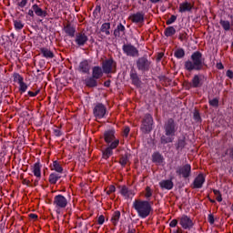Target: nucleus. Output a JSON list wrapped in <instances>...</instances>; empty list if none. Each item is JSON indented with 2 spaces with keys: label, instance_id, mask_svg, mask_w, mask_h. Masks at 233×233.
I'll return each mask as SVG.
<instances>
[{
  "label": "nucleus",
  "instance_id": "3c124183",
  "mask_svg": "<svg viewBox=\"0 0 233 233\" xmlns=\"http://www.w3.org/2000/svg\"><path fill=\"white\" fill-rule=\"evenodd\" d=\"M193 117H194L195 121H200L201 120V116H199V112L198 111H195L194 112Z\"/></svg>",
  "mask_w": 233,
  "mask_h": 233
},
{
  "label": "nucleus",
  "instance_id": "aec40b11",
  "mask_svg": "<svg viewBox=\"0 0 233 233\" xmlns=\"http://www.w3.org/2000/svg\"><path fill=\"white\" fill-rule=\"evenodd\" d=\"M40 56L46 59H54L55 57L54 52L46 47L40 48Z\"/></svg>",
  "mask_w": 233,
  "mask_h": 233
},
{
  "label": "nucleus",
  "instance_id": "72a5a7b5",
  "mask_svg": "<svg viewBox=\"0 0 233 233\" xmlns=\"http://www.w3.org/2000/svg\"><path fill=\"white\" fill-rule=\"evenodd\" d=\"M125 30V25L123 24H118L116 26V29L114 31V35L116 37H119L121 35L120 32H123Z\"/></svg>",
  "mask_w": 233,
  "mask_h": 233
},
{
  "label": "nucleus",
  "instance_id": "bb28decb",
  "mask_svg": "<svg viewBox=\"0 0 233 233\" xmlns=\"http://www.w3.org/2000/svg\"><path fill=\"white\" fill-rule=\"evenodd\" d=\"M130 79L132 80L133 85L135 86H139L141 85V80H139V76H137V73L131 72Z\"/></svg>",
  "mask_w": 233,
  "mask_h": 233
},
{
  "label": "nucleus",
  "instance_id": "e2e57ef3",
  "mask_svg": "<svg viewBox=\"0 0 233 233\" xmlns=\"http://www.w3.org/2000/svg\"><path fill=\"white\" fill-rule=\"evenodd\" d=\"M217 68L218 70H223V68H224L223 64H221V63L217 64Z\"/></svg>",
  "mask_w": 233,
  "mask_h": 233
},
{
  "label": "nucleus",
  "instance_id": "7c9ffc66",
  "mask_svg": "<svg viewBox=\"0 0 233 233\" xmlns=\"http://www.w3.org/2000/svg\"><path fill=\"white\" fill-rule=\"evenodd\" d=\"M100 31L106 35H110V23H104L101 25Z\"/></svg>",
  "mask_w": 233,
  "mask_h": 233
},
{
  "label": "nucleus",
  "instance_id": "2f4dec72",
  "mask_svg": "<svg viewBox=\"0 0 233 233\" xmlns=\"http://www.w3.org/2000/svg\"><path fill=\"white\" fill-rule=\"evenodd\" d=\"M164 34L166 37H172V35H176V28L174 26H168L165 29Z\"/></svg>",
  "mask_w": 233,
  "mask_h": 233
},
{
  "label": "nucleus",
  "instance_id": "cd10ccee",
  "mask_svg": "<svg viewBox=\"0 0 233 233\" xmlns=\"http://www.w3.org/2000/svg\"><path fill=\"white\" fill-rule=\"evenodd\" d=\"M59 179H61V176L57 173H51L49 175V183H51V185H56Z\"/></svg>",
  "mask_w": 233,
  "mask_h": 233
},
{
  "label": "nucleus",
  "instance_id": "0e129e2a",
  "mask_svg": "<svg viewBox=\"0 0 233 233\" xmlns=\"http://www.w3.org/2000/svg\"><path fill=\"white\" fill-rule=\"evenodd\" d=\"M34 9H30L29 11H28V15H30L31 17H34Z\"/></svg>",
  "mask_w": 233,
  "mask_h": 233
},
{
  "label": "nucleus",
  "instance_id": "1a4fd4ad",
  "mask_svg": "<svg viewBox=\"0 0 233 233\" xmlns=\"http://www.w3.org/2000/svg\"><path fill=\"white\" fill-rule=\"evenodd\" d=\"M152 125H154V118H152V115L150 114L145 115L143 119V124H142V130L144 132H151Z\"/></svg>",
  "mask_w": 233,
  "mask_h": 233
},
{
  "label": "nucleus",
  "instance_id": "c9c22d12",
  "mask_svg": "<svg viewBox=\"0 0 233 233\" xmlns=\"http://www.w3.org/2000/svg\"><path fill=\"white\" fill-rule=\"evenodd\" d=\"M153 161L154 163H163V156L159 153H155L153 155Z\"/></svg>",
  "mask_w": 233,
  "mask_h": 233
},
{
  "label": "nucleus",
  "instance_id": "2eb2a0df",
  "mask_svg": "<svg viewBox=\"0 0 233 233\" xmlns=\"http://www.w3.org/2000/svg\"><path fill=\"white\" fill-rule=\"evenodd\" d=\"M130 21L136 24L145 23V13L137 12L129 16Z\"/></svg>",
  "mask_w": 233,
  "mask_h": 233
},
{
  "label": "nucleus",
  "instance_id": "338daca9",
  "mask_svg": "<svg viewBox=\"0 0 233 233\" xmlns=\"http://www.w3.org/2000/svg\"><path fill=\"white\" fill-rule=\"evenodd\" d=\"M228 155L233 159V149L228 150Z\"/></svg>",
  "mask_w": 233,
  "mask_h": 233
},
{
  "label": "nucleus",
  "instance_id": "864d4df0",
  "mask_svg": "<svg viewBox=\"0 0 233 233\" xmlns=\"http://www.w3.org/2000/svg\"><path fill=\"white\" fill-rule=\"evenodd\" d=\"M97 223H98V225H103V223H105V216L100 215L98 217Z\"/></svg>",
  "mask_w": 233,
  "mask_h": 233
},
{
  "label": "nucleus",
  "instance_id": "58836bf2",
  "mask_svg": "<svg viewBox=\"0 0 233 233\" xmlns=\"http://www.w3.org/2000/svg\"><path fill=\"white\" fill-rule=\"evenodd\" d=\"M13 77H14L15 83H18V85H20V83L24 81L23 76H21V75L17 73L14 74Z\"/></svg>",
  "mask_w": 233,
  "mask_h": 233
},
{
  "label": "nucleus",
  "instance_id": "de8ad7c7",
  "mask_svg": "<svg viewBox=\"0 0 233 233\" xmlns=\"http://www.w3.org/2000/svg\"><path fill=\"white\" fill-rule=\"evenodd\" d=\"M19 86H20L19 88L20 92H25L28 88V86H26V84H25L24 81L19 84Z\"/></svg>",
  "mask_w": 233,
  "mask_h": 233
},
{
  "label": "nucleus",
  "instance_id": "4c0bfd02",
  "mask_svg": "<svg viewBox=\"0 0 233 233\" xmlns=\"http://www.w3.org/2000/svg\"><path fill=\"white\" fill-rule=\"evenodd\" d=\"M14 26L15 30H23L25 25L20 20H14Z\"/></svg>",
  "mask_w": 233,
  "mask_h": 233
},
{
  "label": "nucleus",
  "instance_id": "423d86ee",
  "mask_svg": "<svg viewBox=\"0 0 233 233\" xmlns=\"http://www.w3.org/2000/svg\"><path fill=\"white\" fill-rule=\"evenodd\" d=\"M116 66H117V63H116L112 58L105 60L102 63L104 74H112V72H116Z\"/></svg>",
  "mask_w": 233,
  "mask_h": 233
},
{
  "label": "nucleus",
  "instance_id": "412c9836",
  "mask_svg": "<svg viewBox=\"0 0 233 233\" xmlns=\"http://www.w3.org/2000/svg\"><path fill=\"white\" fill-rule=\"evenodd\" d=\"M193 8H194V5L188 2H184L179 5L180 14H184V12H190Z\"/></svg>",
  "mask_w": 233,
  "mask_h": 233
},
{
  "label": "nucleus",
  "instance_id": "5701e85b",
  "mask_svg": "<svg viewBox=\"0 0 233 233\" xmlns=\"http://www.w3.org/2000/svg\"><path fill=\"white\" fill-rule=\"evenodd\" d=\"M32 10L35 12V15H38V17H46V11L41 9L37 4L32 5Z\"/></svg>",
  "mask_w": 233,
  "mask_h": 233
},
{
  "label": "nucleus",
  "instance_id": "6e6552de",
  "mask_svg": "<svg viewBox=\"0 0 233 233\" xmlns=\"http://www.w3.org/2000/svg\"><path fill=\"white\" fill-rule=\"evenodd\" d=\"M93 114L96 119H103L106 114V106L102 103L96 104L93 109Z\"/></svg>",
  "mask_w": 233,
  "mask_h": 233
},
{
  "label": "nucleus",
  "instance_id": "49530a36",
  "mask_svg": "<svg viewBox=\"0 0 233 233\" xmlns=\"http://www.w3.org/2000/svg\"><path fill=\"white\" fill-rule=\"evenodd\" d=\"M26 5H28V0H21L20 2H17V6L20 8H25Z\"/></svg>",
  "mask_w": 233,
  "mask_h": 233
},
{
  "label": "nucleus",
  "instance_id": "a19ab883",
  "mask_svg": "<svg viewBox=\"0 0 233 233\" xmlns=\"http://www.w3.org/2000/svg\"><path fill=\"white\" fill-rule=\"evenodd\" d=\"M213 192L216 196L217 201H218V203H221V201H223V198L221 197V192H219V190H217V189H214Z\"/></svg>",
  "mask_w": 233,
  "mask_h": 233
},
{
  "label": "nucleus",
  "instance_id": "ddd939ff",
  "mask_svg": "<svg viewBox=\"0 0 233 233\" xmlns=\"http://www.w3.org/2000/svg\"><path fill=\"white\" fill-rule=\"evenodd\" d=\"M75 43L78 46H85V44L88 43V35L83 32L76 33L75 35Z\"/></svg>",
  "mask_w": 233,
  "mask_h": 233
},
{
  "label": "nucleus",
  "instance_id": "69168bd1",
  "mask_svg": "<svg viewBox=\"0 0 233 233\" xmlns=\"http://www.w3.org/2000/svg\"><path fill=\"white\" fill-rule=\"evenodd\" d=\"M127 233H137V231L136 230V228H128Z\"/></svg>",
  "mask_w": 233,
  "mask_h": 233
},
{
  "label": "nucleus",
  "instance_id": "13d9d810",
  "mask_svg": "<svg viewBox=\"0 0 233 233\" xmlns=\"http://www.w3.org/2000/svg\"><path fill=\"white\" fill-rule=\"evenodd\" d=\"M165 56V53H158L157 56V61H161Z\"/></svg>",
  "mask_w": 233,
  "mask_h": 233
},
{
  "label": "nucleus",
  "instance_id": "5fc2aeb1",
  "mask_svg": "<svg viewBox=\"0 0 233 233\" xmlns=\"http://www.w3.org/2000/svg\"><path fill=\"white\" fill-rule=\"evenodd\" d=\"M169 227H171L172 228H174L175 227H177V219H173V220L169 223Z\"/></svg>",
  "mask_w": 233,
  "mask_h": 233
},
{
  "label": "nucleus",
  "instance_id": "c756f323",
  "mask_svg": "<svg viewBox=\"0 0 233 233\" xmlns=\"http://www.w3.org/2000/svg\"><path fill=\"white\" fill-rule=\"evenodd\" d=\"M86 85L89 86V88H94V86H97V81L95 77L91 76L86 79Z\"/></svg>",
  "mask_w": 233,
  "mask_h": 233
},
{
  "label": "nucleus",
  "instance_id": "bf43d9fd",
  "mask_svg": "<svg viewBox=\"0 0 233 233\" xmlns=\"http://www.w3.org/2000/svg\"><path fill=\"white\" fill-rule=\"evenodd\" d=\"M208 222L210 225H214V216L213 215H208Z\"/></svg>",
  "mask_w": 233,
  "mask_h": 233
},
{
  "label": "nucleus",
  "instance_id": "680f3d73",
  "mask_svg": "<svg viewBox=\"0 0 233 233\" xmlns=\"http://www.w3.org/2000/svg\"><path fill=\"white\" fill-rule=\"evenodd\" d=\"M29 218H30V219H37V215L31 213V214H29Z\"/></svg>",
  "mask_w": 233,
  "mask_h": 233
},
{
  "label": "nucleus",
  "instance_id": "473e14b6",
  "mask_svg": "<svg viewBox=\"0 0 233 233\" xmlns=\"http://www.w3.org/2000/svg\"><path fill=\"white\" fill-rule=\"evenodd\" d=\"M220 25L222 26V28L226 31L228 32V30H230L232 25L230 24V22L228 20H220Z\"/></svg>",
  "mask_w": 233,
  "mask_h": 233
},
{
  "label": "nucleus",
  "instance_id": "a18cd8bd",
  "mask_svg": "<svg viewBox=\"0 0 233 233\" xmlns=\"http://www.w3.org/2000/svg\"><path fill=\"white\" fill-rule=\"evenodd\" d=\"M53 133L54 136H56V137H60V136H62V132H61V128L59 127H56L55 129H53Z\"/></svg>",
  "mask_w": 233,
  "mask_h": 233
},
{
  "label": "nucleus",
  "instance_id": "e433bc0d",
  "mask_svg": "<svg viewBox=\"0 0 233 233\" xmlns=\"http://www.w3.org/2000/svg\"><path fill=\"white\" fill-rule=\"evenodd\" d=\"M175 57L177 59H183V57H185V50L180 48L175 51Z\"/></svg>",
  "mask_w": 233,
  "mask_h": 233
},
{
  "label": "nucleus",
  "instance_id": "a211bd4d",
  "mask_svg": "<svg viewBox=\"0 0 233 233\" xmlns=\"http://www.w3.org/2000/svg\"><path fill=\"white\" fill-rule=\"evenodd\" d=\"M201 77H203V76L195 75L191 80L190 86H192V88H199L202 86L203 82H201Z\"/></svg>",
  "mask_w": 233,
  "mask_h": 233
},
{
  "label": "nucleus",
  "instance_id": "6e6d98bb",
  "mask_svg": "<svg viewBox=\"0 0 233 233\" xmlns=\"http://www.w3.org/2000/svg\"><path fill=\"white\" fill-rule=\"evenodd\" d=\"M180 41H187V33H182L179 35Z\"/></svg>",
  "mask_w": 233,
  "mask_h": 233
},
{
  "label": "nucleus",
  "instance_id": "9b49d317",
  "mask_svg": "<svg viewBox=\"0 0 233 233\" xmlns=\"http://www.w3.org/2000/svg\"><path fill=\"white\" fill-rule=\"evenodd\" d=\"M179 223H180L182 228H184L185 230H190V228H192L194 227V222L192 221V218H190V217H188L187 215H183L180 218Z\"/></svg>",
  "mask_w": 233,
  "mask_h": 233
},
{
  "label": "nucleus",
  "instance_id": "f704fd0d",
  "mask_svg": "<svg viewBox=\"0 0 233 233\" xmlns=\"http://www.w3.org/2000/svg\"><path fill=\"white\" fill-rule=\"evenodd\" d=\"M53 170H56V172H58V174L63 173V167H61V165L59 164V162L57 161H54L53 162Z\"/></svg>",
  "mask_w": 233,
  "mask_h": 233
},
{
  "label": "nucleus",
  "instance_id": "f3484780",
  "mask_svg": "<svg viewBox=\"0 0 233 233\" xmlns=\"http://www.w3.org/2000/svg\"><path fill=\"white\" fill-rule=\"evenodd\" d=\"M205 183V176L199 174L193 181V188H202Z\"/></svg>",
  "mask_w": 233,
  "mask_h": 233
},
{
  "label": "nucleus",
  "instance_id": "052dcab7",
  "mask_svg": "<svg viewBox=\"0 0 233 233\" xmlns=\"http://www.w3.org/2000/svg\"><path fill=\"white\" fill-rule=\"evenodd\" d=\"M227 76L229 77V79H233V72L230 70L227 71Z\"/></svg>",
  "mask_w": 233,
  "mask_h": 233
},
{
  "label": "nucleus",
  "instance_id": "0eeeda50",
  "mask_svg": "<svg viewBox=\"0 0 233 233\" xmlns=\"http://www.w3.org/2000/svg\"><path fill=\"white\" fill-rule=\"evenodd\" d=\"M122 50L124 54L129 57H139V50H137V48L131 44H125Z\"/></svg>",
  "mask_w": 233,
  "mask_h": 233
},
{
  "label": "nucleus",
  "instance_id": "f8f14e48",
  "mask_svg": "<svg viewBox=\"0 0 233 233\" xmlns=\"http://www.w3.org/2000/svg\"><path fill=\"white\" fill-rule=\"evenodd\" d=\"M119 146V140L113 141L108 147L103 151V159H108L112 154H114V148H117Z\"/></svg>",
  "mask_w": 233,
  "mask_h": 233
},
{
  "label": "nucleus",
  "instance_id": "f257e3e1",
  "mask_svg": "<svg viewBox=\"0 0 233 233\" xmlns=\"http://www.w3.org/2000/svg\"><path fill=\"white\" fill-rule=\"evenodd\" d=\"M203 66H205V58L199 51L194 52L191 55V60H187L184 63V68L187 72H192L193 70L199 72V70H203Z\"/></svg>",
  "mask_w": 233,
  "mask_h": 233
},
{
  "label": "nucleus",
  "instance_id": "4be33fe9",
  "mask_svg": "<svg viewBox=\"0 0 233 233\" xmlns=\"http://www.w3.org/2000/svg\"><path fill=\"white\" fill-rule=\"evenodd\" d=\"M159 187L166 190H172L174 188V182L172 180H162L159 182Z\"/></svg>",
  "mask_w": 233,
  "mask_h": 233
},
{
  "label": "nucleus",
  "instance_id": "f03ea898",
  "mask_svg": "<svg viewBox=\"0 0 233 233\" xmlns=\"http://www.w3.org/2000/svg\"><path fill=\"white\" fill-rule=\"evenodd\" d=\"M164 132L165 135H162L160 137V143L162 145L172 143V141H174L176 132H177V125L176 124V121L173 120V118H168L167 121L165 122Z\"/></svg>",
  "mask_w": 233,
  "mask_h": 233
},
{
  "label": "nucleus",
  "instance_id": "4d7b16f0",
  "mask_svg": "<svg viewBox=\"0 0 233 233\" xmlns=\"http://www.w3.org/2000/svg\"><path fill=\"white\" fill-rule=\"evenodd\" d=\"M37 94H39V90H37L35 92L28 91V96H30V97H35V96H37Z\"/></svg>",
  "mask_w": 233,
  "mask_h": 233
},
{
  "label": "nucleus",
  "instance_id": "79ce46f5",
  "mask_svg": "<svg viewBox=\"0 0 233 233\" xmlns=\"http://www.w3.org/2000/svg\"><path fill=\"white\" fill-rule=\"evenodd\" d=\"M145 198L147 199H148L149 198H152V189L150 188V187H146Z\"/></svg>",
  "mask_w": 233,
  "mask_h": 233
},
{
  "label": "nucleus",
  "instance_id": "37998d69",
  "mask_svg": "<svg viewBox=\"0 0 233 233\" xmlns=\"http://www.w3.org/2000/svg\"><path fill=\"white\" fill-rule=\"evenodd\" d=\"M209 105L211 106H219V100L218 98H213L209 100Z\"/></svg>",
  "mask_w": 233,
  "mask_h": 233
},
{
  "label": "nucleus",
  "instance_id": "20e7f679",
  "mask_svg": "<svg viewBox=\"0 0 233 233\" xmlns=\"http://www.w3.org/2000/svg\"><path fill=\"white\" fill-rule=\"evenodd\" d=\"M152 66V61L147 56H141L137 60V68L140 72H148Z\"/></svg>",
  "mask_w": 233,
  "mask_h": 233
},
{
  "label": "nucleus",
  "instance_id": "b1692460",
  "mask_svg": "<svg viewBox=\"0 0 233 233\" xmlns=\"http://www.w3.org/2000/svg\"><path fill=\"white\" fill-rule=\"evenodd\" d=\"M92 76L95 79H101V77H103V69L99 66H94L92 70Z\"/></svg>",
  "mask_w": 233,
  "mask_h": 233
},
{
  "label": "nucleus",
  "instance_id": "39448f33",
  "mask_svg": "<svg viewBox=\"0 0 233 233\" xmlns=\"http://www.w3.org/2000/svg\"><path fill=\"white\" fill-rule=\"evenodd\" d=\"M176 174L179 177H184V179H187V177L192 174V167L190 166V164L179 166L176 169Z\"/></svg>",
  "mask_w": 233,
  "mask_h": 233
},
{
  "label": "nucleus",
  "instance_id": "8fccbe9b",
  "mask_svg": "<svg viewBox=\"0 0 233 233\" xmlns=\"http://www.w3.org/2000/svg\"><path fill=\"white\" fill-rule=\"evenodd\" d=\"M185 145H187L185 140L180 139V140H178V143H177V148H185Z\"/></svg>",
  "mask_w": 233,
  "mask_h": 233
},
{
  "label": "nucleus",
  "instance_id": "ea45409f",
  "mask_svg": "<svg viewBox=\"0 0 233 233\" xmlns=\"http://www.w3.org/2000/svg\"><path fill=\"white\" fill-rule=\"evenodd\" d=\"M119 163L122 167H126L127 163H128V156L124 155L120 157Z\"/></svg>",
  "mask_w": 233,
  "mask_h": 233
},
{
  "label": "nucleus",
  "instance_id": "4468645a",
  "mask_svg": "<svg viewBox=\"0 0 233 233\" xmlns=\"http://www.w3.org/2000/svg\"><path fill=\"white\" fill-rule=\"evenodd\" d=\"M90 61L83 60L79 63L76 70L80 72V74H89L90 73Z\"/></svg>",
  "mask_w": 233,
  "mask_h": 233
},
{
  "label": "nucleus",
  "instance_id": "7ed1b4c3",
  "mask_svg": "<svg viewBox=\"0 0 233 233\" xmlns=\"http://www.w3.org/2000/svg\"><path fill=\"white\" fill-rule=\"evenodd\" d=\"M153 202L148 200L135 199L133 202V208L136 210L138 218L145 219L150 216L152 212Z\"/></svg>",
  "mask_w": 233,
  "mask_h": 233
},
{
  "label": "nucleus",
  "instance_id": "dca6fc26",
  "mask_svg": "<svg viewBox=\"0 0 233 233\" xmlns=\"http://www.w3.org/2000/svg\"><path fill=\"white\" fill-rule=\"evenodd\" d=\"M116 131L114 130H107L104 133V139L106 143H114V141H117L116 139Z\"/></svg>",
  "mask_w": 233,
  "mask_h": 233
},
{
  "label": "nucleus",
  "instance_id": "a878e982",
  "mask_svg": "<svg viewBox=\"0 0 233 233\" xmlns=\"http://www.w3.org/2000/svg\"><path fill=\"white\" fill-rule=\"evenodd\" d=\"M64 30H65L66 34H67V35H69V37H75L76 27H74L70 24H68L64 27Z\"/></svg>",
  "mask_w": 233,
  "mask_h": 233
},
{
  "label": "nucleus",
  "instance_id": "c85d7f7f",
  "mask_svg": "<svg viewBox=\"0 0 233 233\" xmlns=\"http://www.w3.org/2000/svg\"><path fill=\"white\" fill-rule=\"evenodd\" d=\"M120 218H121V212L115 211L111 218V223L116 227L117 223H119Z\"/></svg>",
  "mask_w": 233,
  "mask_h": 233
},
{
  "label": "nucleus",
  "instance_id": "774afa93",
  "mask_svg": "<svg viewBox=\"0 0 233 233\" xmlns=\"http://www.w3.org/2000/svg\"><path fill=\"white\" fill-rule=\"evenodd\" d=\"M104 86H110V80H107L104 83Z\"/></svg>",
  "mask_w": 233,
  "mask_h": 233
},
{
  "label": "nucleus",
  "instance_id": "393cba45",
  "mask_svg": "<svg viewBox=\"0 0 233 233\" xmlns=\"http://www.w3.org/2000/svg\"><path fill=\"white\" fill-rule=\"evenodd\" d=\"M32 172L35 177H41V163H35L32 168Z\"/></svg>",
  "mask_w": 233,
  "mask_h": 233
},
{
  "label": "nucleus",
  "instance_id": "603ef678",
  "mask_svg": "<svg viewBox=\"0 0 233 233\" xmlns=\"http://www.w3.org/2000/svg\"><path fill=\"white\" fill-rule=\"evenodd\" d=\"M128 134H130V127H126L123 131L124 137H128Z\"/></svg>",
  "mask_w": 233,
  "mask_h": 233
},
{
  "label": "nucleus",
  "instance_id": "09e8293b",
  "mask_svg": "<svg viewBox=\"0 0 233 233\" xmlns=\"http://www.w3.org/2000/svg\"><path fill=\"white\" fill-rule=\"evenodd\" d=\"M113 192H116V186H109L108 189L106 190V194L110 196V194H113Z\"/></svg>",
  "mask_w": 233,
  "mask_h": 233
},
{
  "label": "nucleus",
  "instance_id": "c03bdc74",
  "mask_svg": "<svg viewBox=\"0 0 233 233\" xmlns=\"http://www.w3.org/2000/svg\"><path fill=\"white\" fill-rule=\"evenodd\" d=\"M176 19L177 16L172 15L168 20H167L166 25H172V23H176Z\"/></svg>",
  "mask_w": 233,
  "mask_h": 233
},
{
  "label": "nucleus",
  "instance_id": "9d476101",
  "mask_svg": "<svg viewBox=\"0 0 233 233\" xmlns=\"http://www.w3.org/2000/svg\"><path fill=\"white\" fill-rule=\"evenodd\" d=\"M53 205H55L56 208H66L68 199L63 195H57L54 198Z\"/></svg>",
  "mask_w": 233,
  "mask_h": 233
},
{
  "label": "nucleus",
  "instance_id": "6ab92c4d",
  "mask_svg": "<svg viewBox=\"0 0 233 233\" xmlns=\"http://www.w3.org/2000/svg\"><path fill=\"white\" fill-rule=\"evenodd\" d=\"M120 194L122 196H124V198L126 199H128L130 198H134L135 193L132 189H129L128 187H127V186H122L121 189H120Z\"/></svg>",
  "mask_w": 233,
  "mask_h": 233
}]
</instances>
